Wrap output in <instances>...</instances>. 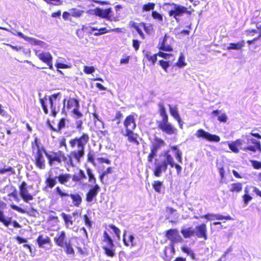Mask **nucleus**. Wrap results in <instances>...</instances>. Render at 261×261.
Returning <instances> with one entry per match:
<instances>
[{"instance_id":"1","label":"nucleus","mask_w":261,"mask_h":261,"mask_svg":"<svg viewBox=\"0 0 261 261\" xmlns=\"http://www.w3.org/2000/svg\"><path fill=\"white\" fill-rule=\"evenodd\" d=\"M89 140V137L86 134H83L80 137H76L73 139H71L69 141L70 146L72 148H74L77 145L78 149L72 151L67 156H66L64 153L60 151L61 162L63 161L72 167L74 166L73 159H75L77 163H80L81 159L85 155V147Z\"/></svg>"},{"instance_id":"2","label":"nucleus","mask_w":261,"mask_h":261,"mask_svg":"<svg viewBox=\"0 0 261 261\" xmlns=\"http://www.w3.org/2000/svg\"><path fill=\"white\" fill-rule=\"evenodd\" d=\"M154 165L153 174L156 177H160L162 172L166 171L168 165L173 168L175 163L173 158L168 150L162 153L159 156V159L155 160Z\"/></svg>"},{"instance_id":"3","label":"nucleus","mask_w":261,"mask_h":261,"mask_svg":"<svg viewBox=\"0 0 261 261\" xmlns=\"http://www.w3.org/2000/svg\"><path fill=\"white\" fill-rule=\"evenodd\" d=\"M165 142L160 138H155L150 147L151 152L148 156V161L151 163L153 159L156 156L158 150L165 145Z\"/></svg>"},{"instance_id":"4","label":"nucleus","mask_w":261,"mask_h":261,"mask_svg":"<svg viewBox=\"0 0 261 261\" xmlns=\"http://www.w3.org/2000/svg\"><path fill=\"white\" fill-rule=\"evenodd\" d=\"M173 5L174 8L169 11V15L170 16H173L177 21H179L178 17L182 16L184 13L191 14V12L188 11L185 7L175 4H173Z\"/></svg>"},{"instance_id":"5","label":"nucleus","mask_w":261,"mask_h":261,"mask_svg":"<svg viewBox=\"0 0 261 261\" xmlns=\"http://www.w3.org/2000/svg\"><path fill=\"white\" fill-rule=\"evenodd\" d=\"M35 142L37 147V152L35 157V164L40 169H43L45 167V164L43 153L44 152L45 154L46 151L44 148H40L39 145L37 144V139H35Z\"/></svg>"},{"instance_id":"6","label":"nucleus","mask_w":261,"mask_h":261,"mask_svg":"<svg viewBox=\"0 0 261 261\" xmlns=\"http://www.w3.org/2000/svg\"><path fill=\"white\" fill-rule=\"evenodd\" d=\"M195 136L197 138H203L210 142H218L220 141V138L216 135H213L203 129H199L197 130Z\"/></svg>"},{"instance_id":"7","label":"nucleus","mask_w":261,"mask_h":261,"mask_svg":"<svg viewBox=\"0 0 261 261\" xmlns=\"http://www.w3.org/2000/svg\"><path fill=\"white\" fill-rule=\"evenodd\" d=\"M245 138L247 139L246 144L249 145L250 143H252L254 145H248L245 148H241V150L243 151L250 150L254 152H256V150L261 151V145L259 141H257L255 139L251 138L249 135H246Z\"/></svg>"},{"instance_id":"8","label":"nucleus","mask_w":261,"mask_h":261,"mask_svg":"<svg viewBox=\"0 0 261 261\" xmlns=\"http://www.w3.org/2000/svg\"><path fill=\"white\" fill-rule=\"evenodd\" d=\"M167 238L171 242V247L173 250V244L176 243L181 242L182 239L179 235L178 231L176 229L168 230L166 234Z\"/></svg>"},{"instance_id":"9","label":"nucleus","mask_w":261,"mask_h":261,"mask_svg":"<svg viewBox=\"0 0 261 261\" xmlns=\"http://www.w3.org/2000/svg\"><path fill=\"white\" fill-rule=\"evenodd\" d=\"M57 193L61 197L69 196L72 199V202L74 205L79 206L82 202V197L79 194H68L63 192L61 189L58 187L56 188Z\"/></svg>"},{"instance_id":"10","label":"nucleus","mask_w":261,"mask_h":261,"mask_svg":"<svg viewBox=\"0 0 261 261\" xmlns=\"http://www.w3.org/2000/svg\"><path fill=\"white\" fill-rule=\"evenodd\" d=\"M159 127L163 132L168 135H173L175 134L176 129L171 124L168 123V119L162 120L159 124Z\"/></svg>"},{"instance_id":"11","label":"nucleus","mask_w":261,"mask_h":261,"mask_svg":"<svg viewBox=\"0 0 261 261\" xmlns=\"http://www.w3.org/2000/svg\"><path fill=\"white\" fill-rule=\"evenodd\" d=\"M195 236L204 240L207 239V227L206 224L203 223L196 226L194 228Z\"/></svg>"},{"instance_id":"12","label":"nucleus","mask_w":261,"mask_h":261,"mask_svg":"<svg viewBox=\"0 0 261 261\" xmlns=\"http://www.w3.org/2000/svg\"><path fill=\"white\" fill-rule=\"evenodd\" d=\"M124 126L126 132L133 131L136 127L135 119L134 115H130L126 117L124 122Z\"/></svg>"},{"instance_id":"13","label":"nucleus","mask_w":261,"mask_h":261,"mask_svg":"<svg viewBox=\"0 0 261 261\" xmlns=\"http://www.w3.org/2000/svg\"><path fill=\"white\" fill-rule=\"evenodd\" d=\"M61 152L60 151L57 152H53L51 154H48L45 152V155L49 161L50 166H53L55 162L58 163H61Z\"/></svg>"},{"instance_id":"14","label":"nucleus","mask_w":261,"mask_h":261,"mask_svg":"<svg viewBox=\"0 0 261 261\" xmlns=\"http://www.w3.org/2000/svg\"><path fill=\"white\" fill-rule=\"evenodd\" d=\"M92 187L86 195V200L88 202H91L93 200V198L96 197L100 190L99 186L95 184L94 186H91Z\"/></svg>"},{"instance_id":"15","label":"nucleus","mask_w":261,"mask_h":261,"mask_svg":"<svg viewBox=\"0 0 261 261\" xmlns=\"http://www.w3.org/2000/svg\"><path fill=\"white\" fill-rule=\"evenodd\" d=\"M55 242L57 245L61 247H64L68 242L66 240V234L64 231H61L60 234L55 238Z\"/></svg>"},{"instance_id":"16","label":"nucleus","mask_w":261,"mask_h":261,"mask_svg":"<svg viewBox=\"0 0 261 261\" xmlns=\"http://www.w3.org/2000/svg\"><path fill=\"white\" fill-rule=\"evenodd\" d=\"M35 54L40 60L45 63L53 59L51 54L48 52L36 51Z\"/></svg>"},{"instance_id":"17","label":"nucleus","mask_w":261,"mask_h":261,"mask_svg":"<svg viewBox=\"0 0 261 261\" xmlns=\"http://www.w3.org/2000/svg\"><path fill=\"white\" fill-rule=\"evenodd\" d=\"M19 194L22 199L27 203L33 199V196L29 193L27 188L19 190Z\"/></svg>"},{"instance_id":"18","label":"nucleus","mask_w":261,"mask_h":261,"mask_svg":"<svg viewBox=\"0 0 261 261\" xmlns=\"http://www.w3.org/2000/svg\"><path fill=\"white\" fill-rule=\"evenodd\" d=\"M111 12V9L110 8L103 10L100 8H97L95 10V15L100 16L102 18H108Z\"/></svg>"},{"instance_id":"19","label":"nucleus","mask_w":261,"mask_h":261,"mask_svg":"<svg viewBox=\"0 0 261 261\" xmlns=\"http://www.w3.org/2000/svg\"><path fill=\"white\" fill-rule=\"evenodd\" d=\"M181 233L186 239L195 236L194 228L191 227L182 228Z\"/></svg>"},{"instance_id":"20","label":"nucleus","mask_w":261,"mask_h":261,"mask_svg":"<svg viewBox=\"0 0 261 261\" xmlns=\"http://www.w3.org/2000/svg\"><path fill=\"white\" fill-rule=\"evenodd\" d=\"M86 178L87 176L84 171L80 169L77 174H75L72 176V179L75 182H80L82 179H86Z\"/></svg>"},{"instance_id":"21","label":"nucleus","mask_w":261,"mask_h":261,"mask_svg":"<svg viewBox=\"0 0 261 261\" xmlns=\"http://www.w3.org/2000/svg\"><path fill=\"white\" fill-rule=\"evenodd\" d=\"M245 45L244 41H241L237 42V43H230L226 47L227 49H241Z\"/></svg>"},{"instance_id":"22","label":"nucleus","mask_w":261,"mask_h":261,"mask_svg":"<svg viewBox=\"0 0 261 261\" xmlns=\"http://www.w3.org/2000/svg\"><path fill=\"white\" fill-rule=\"evenodd\" d=\"M122 133L123 136L128 137V140L129 142L134 143L136 144L137 145L139 144V143L138 141L137 140L136 137L135 136L136 135V134H135L133 133V131H130V132H126L125 133H123V132H122Z\"/></svg>"},{"instance_id":"23","label":"nucleus","mask_w":261,"mask_h":261,"mask_svg":"<svg viewBox=\"0 0 261 261\" xmlns=\"http://www.w3.org/2000/svg\"><path fill=\"white\" fill-rule=\"evenodd\" d=\"M71 175L69 174H61L59 176H56L58 179L59 182L61 184L65 185L68 181Z\"/></svg>"},{"instance_id":"24","label":"nucleus","mask_w":261,"mask_h":261,"mask_svg":"<svg viewBox=\"0 0 261 261\" xmlns=\"http://www.w3.org/2000/svg\"><path fill=\"white\" fill-rule=\"evenodd\" d=\"M229 191L233 192H240L242 190V185L240 182L233 183L231 184L229 186Z\"/></svg>"},{"instance_id":"25","label":"nucleus","mask_w":261,"mask_h":261,"mask_svg":"<svg viewBox=\"0 0 261 261\" xmlns=\"http://www.w3.org/2000/svg\"><path fill=\"white\" fill-rule=\"evenodd\" d=\"M152 187L156 192L161 193L163 189V182L159 180H154L152 183Z\"/></svg>"},{"instance_id":"26","label":"nucleus","mask_w":261,"mask_h":261,"mask_svg":"<svg viewBox=\"0 0 261 261\" xmlns=\"http://www.w3.org/2000/svg\"><path fill=\"white\" fill-rule=\"evenodd\" d=\"M158 106L159 108V113L161 116L162 117V120L168 119V115L166 113V110L163 103L162 102H160L158 104Z\"/></svg>"},{"instance_id":"27","label":"nucleus","mask_w":261,"mask_h":261,"mask_svg":"<svg viewBox=\"0 0 261 261\" xmlns=\"http://www.w3.org/2000/svg\"><path fill=\"white\" fill-rule=\"evenodd\" d=\"M126 233L124 232L123 234V242L126 246H129L130 245L133 246V240H134V237L133 235H128V240L126 239Z\"/></svg>"},{"instance_id":"28","label":"nucleus","mask_w":261,"mask_h":261,"mask_svg":"<svg viewBox=\"0 0 261 261\" xmlns=\"http://www.w3.org/2000/svg\"><path fill=\"white\" fill-rule=\"evenodd\" d=\"M79 107V102L77 100L74 98H70L69 99L67 102V105L66 107L67 109H70L72 107Z\"/></svg>"},{"instance_id":"29","label":"nucleus","mask_w":261,"mask_h":261,"mask_svg":"<svg viewBox=\"0 0 261 261\" xmlns=\"http://www.w3.org/2000/svg\"><path fill=\"white\" fill-rule=\"evenodd\" d=\"M170 114L175 118V119H179L180 116L178 114L177 108L176 106L172 107L170 105H168Z\"/></svg>"},{"instance_id":"30","label":"nucleus","mask_w":261,"mask_h":261,"mask_svg":"<svg viewBox=\"0 0 261 261\" xmlns=\"http://www.w3.org/2000/svg\"><path fill=\"white\" fill-rule=\"evenodd\" d=\"M167 37V35H165V36L164 37L163 40L161 43V45L160 47V49L164 51H168L172 50V48L170 46L166 44Z\"/></svg>"},{"instance_id":"31","label":"nucleus","mask_w":261,"mask_h":261,"mask_svg":"<svg viewBox=\"0 0 261 261\" xmlns=\"http://www.w3.org/2000/svg\"><path fill=\"white\" fill-rule=\"evenodd\" d=\"M70 16L75 17H80L84 13V11L76 8H73L69 10Z\"/></svg>"},{"instance_id":"32","label":"nucleus","mask_w":261,"mask_h":261,"mask_svg":"<svg viewBox=\"0 0 261 261\" xmlns=\"http://www.w3.org/2000/svg\"><path fill=\"white\" fill-rule=\"evenodd\" d=\"M87 174L89 177V181L93 184H96V179L94 176V174L92 172V170L89 168H87L86 169Z\"/></svg>"},{"instance_id":"33","label":"nucleus","mask_w":261,"mask_h":261,"mask_svg":"<svg viewBox=\"0 0 261 261\" xmlns=\"http://www.w3.org/2000/svg\"><path fill=\"white\" fill-rule=\"evenodd\" d=\"M65 251L67 254L74 255V251L71 246L70 241H68L67 244H65L64 247Z\"/></svg>"},{"instance_id":"34","label":"nucleus","mask_w":261,"mask_h":261,"mask_svg":"<svg viewBox=\"0 0 261 261\" xmlns=\"http://www.w3.org/2000/svg\"><path fill=\"white\" fill-rule=\"evenodd\" d=\"M102 248L105 250V254L110 257H114L115 256V253L114 252V247H102Z\"/></svg>"},{"instance_id":"35","label":"nucleus","mask_w":261,"mask_h":261,"mask_svg":"<svg viewBox=\"0 0 261 261\" xmlns=\"http://www.w3.org/2000/svg\"><path fill=\"white\" fill-rule=\"evenodd\" d=\"M181 251L187 254L188 255L190 256V257L192 258V259H195V254L194 253V252H193V251L189 247H187V246H182L181 248Z\"/></svg>"},{"instance_id":"36","label":"nucleus","mask_w":261,"mask_h":261,"mask_svg":"<svg viewBox=\"0 0 261 261\" xmlns=\"http://www.w3.org/2000/svg\"><path fill=\"white\" fill-rule=\"evenodd\" d=\"M61 216L63 218L65 224L68 225V224L72 225L73 224V221L71 220L72 217L71 216L66 215L64 213H62L61 214Z\"/></svg>"},{"instance_id":"37","label":"nucleus","mask_w":261,"mask_h":261,"mask_svg":"<svg viewBox=\"0 0 261 261\" xmlns=\"http://www.w3.org/2000/svg\"><path fill=\"white\" fill-rule=\"evenodd\" d=\"M26 41L30 42L31 44L36 45H42L44 43L40 40H38L35 38L28 37L26 38Z\"/></svg>"},{"instance_id":"38","label":"nucleus","mask_w":261,"mask_h":261,"mask_svg":"<svg viewBox=\"0 0 261 261\" xmlns=\"http://www.w3.org/2000/svg\"><path fill=\"white\" fill-rule=\"evenodd\" d=\"M37 242L39 246L42 247L43 245L48 242V238L47 237L44 238L42 236L40 235L37 239Z\"/></svg>"},{"instance_id":"39","label":"nucleus","mask_w":261,"mask_h":261,"mask_svg":"<svg viewBox=\"0 0 261 261\" xmlns=\"http://www.w3.org/2000/svg\"><path fill=\"white\" fill-rule=\"evenodd\" d=\"M56 179V177L55 178L50 177L47 178L46 180L47 186L50 188H53L57 183Z\"/></svg>"},{"instance_id":"40","label":"nucleus","mask_w":261,"mask_h":261,"mask_svg":"<svg viewBox=\"0 0 261 261\" xmlns=\"http://www.w3.org/2000/svg\"><path fill=\"white\" fill-rule=\"evenodd\" d=\"M6 172H10V174H15V170L11 167H7V168H0V174H4Z\"/></svg>"},{"instance_id":"41","label":"nucleus","mask_w":261,"mask_h":261,"mask_svg":"<svg viewBox=\"0 0 261 261\" xmlns=\"http://www.w3.org/2000/svg\"><path fill=\"white\" fill-rule=\"evenodd\" d=\"M155 4L153 3H148L143 6L142 10L143 11H149L154 9Z\"/></svg>"},{"instance_id":"42","label":"nucleus","mask_w":261,"mask_h":261,"mask_svg":"<svg viewBox=\"0 0 261 261\" xmlns=\"http://www.w3.org/2000/svg\"><path fill=\"white\" fill-rule=\"evenodd\" d=\"M45 100H47L46 96H45L43 98H40V102L41 103L43 111L45 114H47L48 113V110L45 103Z\"/></svg>"},{"instance_id":"43","label":"nucleus","mask_w":261,"mask_h":261,"mask_svg":"<svg viewBox=\"0 0 261 261\" xmlns=\"http://www.w3.org/2000/svg\"><path fill=\"white\" fill-rule=\"evenodd\" d=\"M141 25L143 27L144 31L147 34H150L151 32L153 30V26L151 24H145L142 23Z\"/></svg>"},{"instance_id":"44","label":"nucleus","mask_w":261,"mask_h":261,"mask_svg":"<svg viewBox=\"0 0 261 261\" xmlns=\"http://www.w3.org/2000/svg\"><path fill=\"white\" fill-rule=\"evenodd\" d=\"M243 199L244 202V206H246L248 204V203L252 199V197L249 194H244L243 196Z\"/></svg>"},{"instance_id":"45","label":"nucleus","mask_w":261,"mask_h":261,"mask_svg":"<svg viewBox=\"0 0 261 261\" xmlns=\"http://www.w3.org/2000/svg\"><path fill=\"white\" fill-rule=\"evenodd\" d=\"M152 17L154 19H156L159 21H163V16L162 15L158 13L156 11H152L151 14Z\"/></svg>"},{"instance_id":"46","label":"nucleus","mask_w":261,"mask_h":261,"mask_svg":"<svg viewBox=\"0 0 261 261\" xmlns=\"http://www.w3.org/2000/svg\"><path fill=\"white\" fill-rule=\"evenodd\" d=\"M185 58L182 55H181L178 59V62L176 65L179 67H182L186 65V63L184 61Z\"/></svg>"},{"instance_id":"47","label":"nucleus","mask_w":261,"mask_h":261,"mask_svg":"<svg viewBox=\"0 0 261 261\" xmlns=\"http://www.w3.org/2000/svg\"><path fill=\"white\" fill-rule=\"evenodd\" d=\"M228 146L230 149L234 153H239V150L238 147L234 144V142L232 143L228 142Z\"/></svg>"},{"instance_id":"48","label":"nucleus","mask_w":261,"mask_h":261,"mask_svg":"<svg viewBox=\"0 0 261 261\" xmlns=\"http://www.w3.org/2000/svg\"><path fill=\"white\" fill-rule=\"evenodd\" d=\"M215 219L219 220H222L223 219L225 220H231V218L230 216H224L220 214H214Z\"/></svg>"},{"instance_id":"49","label":"nucleus","mask_w":261,"mask_h":261,"mask_svg":"<svg viewBox=\"0 0 261 261\" xmlns=\"http://www.w3.org/2000/svg\"><path fill=\"white\" fill-rule=\"evenodd\" d=\"M84 71L86 74H91L95 71V68L93 66H84Z\"/></svg>"},{"instance_id":"50","label":"nucleus","mask_w":261,"mask_h":261,"mask_svg":"<svg viewBox=\"0 0 261 261\" xmlns=\"http://www.w3.org/2000/svg\"><path fill=\"white\" fill-rule=\"evenodd\" d=\"M159 64L161 66V67L164 69V70L165 71H167V69L169 66V62L164 60H160L159 61Z\"/></svg>"},{"instance_id":"51","label":"nucleus","mask_w":261,"mask_h":261,"mask_svg":"<svg viewBox=\"0 0 261 261\" xmlns=\"http://www.w3.org/2000/svg\"><path fill=\"white\" fill-rule=\"evenodd\" d=\"M79 107H76L72 111V113L75 115V118H81L83 116V114L79 111Z\"/></svg>"},{"instance_id":"52","label":"nucleus","mask_w":261,"mask_h":261,"mask_svg":"<svg viewBox=\"0 0 261 261\" xmlns=\"http://www.w3.org/2000/svg\"><path fill=\"white\" fill-rule=\"evenodd\" d=\"M110 228L113 230L115 234L117 236L118 238H119L120 230L119 228L116 227L115 225H111L110 226Z\"/></svg>"},{"instance_id":"53","label":"nucleus","mask_w":261,"mask_h":261,"mask_svg":"<svg viewBox=\"0 0 261 261\" xmlns=\"http://www.w3.org/2000/svg\"><path fill=\"white\" fill-rule=\"evenodd\" d=\"M11 207L13 210L17 211V212H18L20 213L24 214L25 213V211L24 210H23L22 208L19 207V206H18L16 205L12 204V205H11Z\"/></svg>"},{"instance_id":"54","label":"nucleus","mask_w":261,"mask_h":261,"mask_svg":"<svg viewBox=\"0 0 261 261\" xmlns=\"http://www.w3.org/2000/svg\"><path fill=\"white\" fill-rule=\"evenodd\" d=\"M234 144L238 147H240V148L241 149V148H245V147H243V144L244 142V141L241 139H237L235 141H233Z\"/></svg>"},{"instance_id":"55","label":"nucleus","mask_w":261,"mask_h":261,"mask_svg":"<svg viewBox=\"0 0 261 261\" xmlns=\"http://www.w3.org/2000/svg\"><path fill=\"white\" fill-rule=\"evenodd\" d=\"M252 165L255 169L261 168V163L257 161H251Z\"/></svg>"},{"instance_id":"56","label":"nucleus","mask_w":261,"mask_h":261,"mask_svg":"<svg viewBox=\"0 0 261 261\" xmlns=\"http://www.w3.org/2000/svg\"><path fill=\"white\" fill-rule=\"evenodd\" d=\"M227 116L225 114H222L218 116V120L220 122H226L227 120Z\"/></svg>"},{"instance_id":"57","label":"nucleus","mask_w":261,"mask_h":261,"mask_svg":"<svg viewBox=\"0 0 261 261\" xmlns=\"http://www.w3.org/2000/svg\"><path fill=\"white\" fill-rule=\"evenodd\" d=\"M176 159L178 161L179 163H181L182 161V152L180 150H177L175 154Z\"/></svg>"},{"instance_id":"58","label":"nucleus","mask_w":261,"mask_h":261,"mask_svg":"<svg viewBox=\"0 0 261 261\" xmlns=\"http://www.w3.org/2000/svg\"><path fill=\"white\" fill-rule=\"evenodd\" d=\"M65 125V119L62 118L58 124V130H61L62 128L64 127Z\"/></svg>"},{"instance_id":"59","label":"nucleus","mask_w":261,"mask_h":261,"mask_svg":"<svg viewBox=\"0 0 261 261\" xmlns=\"http://www.w3.org/2000/svg\"><path fill=\"white\" fill-rule=\"evenodd\" d=\"M84 218L85 224L89 227H90L91 226V222L88 216L87 215H85L84 216Z\"/></svg>"},{"instance_id":"60","label":"nucleus","mask_w":261,"mask_h":261,"mask_svg":"<svg viewBox=\"0 0 261 261\" xmlns=\"http://www.w3.org/2000/svg\"><path fill=\"white\" fill-rule=\"evenodd\" d=\"M158 56H159L161 57L164 58V59H169L170 57L172 56V55L160 51L158 53Z\"/></svg>"},{"instance_id":"61","label":"nucleus","mask_w":261,"mask_h":261,"mask_svg":"<svg viewBox=\"0 0 261 261\" xmlns=\"http://www.w3.org/2000/svg\"><path fill=\"white\" fill-rule=\"evenodd\" d=\"M134 28L135 29V30L137 31V32L138 33V34L140 35V36H141V37L142 38V39H144L145 38V35L144 34H143V32L142 31V30L140 29V28L138 27V26H136V25H135L134 26Z\"/></svg>"},{"instance_id":"62","label":"nucleus","mask_w":261,"mask_h":261,"mask_svg":"<svg viewBox=\"0 0 261 261\" xmlns=\"http://www.w3.org/2000/svg\"><path fill=\"white\" fill-rule=\"evenodd\" d=\"M88 161L92 163H93L94 162V154L93 153L90 152L88 154Z\"/></svg>"},{"instance_id":"63","label":"nucleus","mask_w":261,"mask_h":261,"mask_svg":"<svg viewBox=\"0 0 261 261\" xmlns=\"http://www.w3.org/2000/svg\"><path fill=\"white\" fill-rule=\"evenodd\" d=\"M214 214H207L206 215H205L204 216H201V218H204L208 220H213L215 219Z\"/></svg>"},{"instance_id":"64","label":"nucleus","mask_w":261,"mask_h":261,"mask_svg":"<svg viewBox=\"0 0 261 261\" xmlns=\"http://www.w3.org/2000/svg\"><path fill=\"white\" fill-rule=\"evenodd\" d=\"M158 55V54H154L153 55L151 56V57H149V60L151 61L152 63V64H154V63L156 62L157 60V56Z\"/></svg>"}]
</instances>
